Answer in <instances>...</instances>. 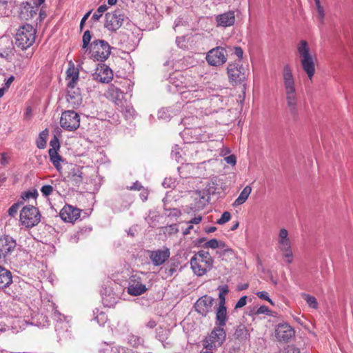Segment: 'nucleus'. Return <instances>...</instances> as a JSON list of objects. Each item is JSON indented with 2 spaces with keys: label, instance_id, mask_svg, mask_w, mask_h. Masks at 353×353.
Instances as JSON below:
<instances>
[{
  "label": "nucleus",
  "instance_id": "21",
  "mask_svg": "<svg viewBox=\"0 0 353 353\" xmlns=\"http://www.w3.org/2000/svg\"><path fill=\"white\" fill-rule=\"evenodd\" d=\"M105 95L108 99L112 101L117 105H122L124 99L123 92L114 85L112 84L108 87Z\"/></svg>",
  "mask_w": 353,
  "mask_h": 353
},
{
  "label": "nucleus",
  "instance_id": "1",
  "mask_svg": "<svg viewBox=\"0 0 353 353\" xmlns=\"http://www.w3.org/2000/svg\"><path fill=\"white\" fill-rule=\"evenodd\" d=\"M282 76L288 107L292 114H296L297 111V99L295 82L292 70L289 65H285L283 67Z\"/></svg>",
  "mask_w": 353,
  "mask_h": 353
},
{
  "label": "nucleus",
  "instance_id": "33",
  "mask_svg": "<svg viewBox=\"0 0 353 353\" xmlns=\"http://www.w3.org/2000/svg\"><path fill=\"white\" fill-rule=\"evenodd\" d=\"M302 298L306 301L308 306L312 309H317L319 304L316 299L306 293L301 294Z\"/></svg>",
  "mask_w": 353,
  "mask_h": 353
},
{
  "label": "nucleus",
  "instance_id": "50",
  "mask_svg": "<svg viewBox=\"0 0 353 353\" xmlns=\"http://www.w3.org/2000/svg\"><path fill=\"white\" fill-rule=\"evenodd\" d=\"M167 332H168L166 330L160 328L157 332V337L159 340L163 342L167 338Z\"/></svg>",
  "mask_w": 353,
  "mask_h": 353
},
{
  "label": "nucleus",
  "instance_id": "56",
  "mask_svg": "<svg viewBox=\"0 0 353 353\" xmlns=\"http://www.w3.org/2000/svg\"><path fill=\"white\" fill-rule=\"evenodd\" d=\"M143 186L139 181H136L133 183L132 186L130 187V190H141Z\"/></svg>",
  "mask_w": 353,
  "mask_h": 353
},
{
  "label": "nucleus",
  "instance_id": "52",
  "mask_svg": "<svg viewBox=\"0 0 353 353\" xmlns=\"http://www.w3.org/2000/svg\"><path fill=\"white\" fill-rule=\"evenodd\" d=\"M225 161L227 163L230 164L232 165H234L236 163V159L235 155L231 154L225 158Z\"/></svg>",
  "mask_w": 353,
  "mask_h": 353
},
{
  "label": "nucleus",
  "instance_id": "23",
  "mask_svg": "<svg viewBox=\"0 0 353 353\" xmlns=\"http://www.w3.org/2000/svg\"><path fill=\"white\" fill-rule=\"evenodd\" d=\"M147 290L145 285L143 284L140 281H136L135 279H131L128 287V294L132 296H139Z\"/></svg>",
  "mask_w": 353,
  "mask_h": 353
},
{
  "label": "nucleus",
  "instance_id": "26",
  "mask_svg": "<svg viewBox=\"0 0 353 353\" xmlns=\"http://www.w3.org/2000/svg\"><path fill=\"white\" fill-rule=\"evenodd\" d=\"M252 192V188L250 185H246L240 193L239 196L233 203V206L236 207L238 205L244 203L248 199Z\"/></svg>",
  "mask_w": 353,
  "mask_h": 353
},
{
  "label": "nucleus",
  "instance_id": "41",
  "mask_svg": "<svg viewBox=\"0 0 353 353\" xmlns=\"http://www.w3.org/2000/svg\"><path fill=\"white\" fill-rule=\"evenodd\" d=\"M22 205V202H17L14 203L8 210V214L12 217H14L17 214L19 207Z\"/></svg>",
  "mask_w": 353,
  "mask_h": 353
},
{
  "label": "nucleus",
  "instance_id": "45",
  "mask_svg": "<svg viewBox=\"0 0 353 353\" xmlns=\"http://www.w3.org/2000/svg\"><path fill=\"white\" fill-rule=\"evenodd\" d=\"M53 191V187L50 185H45L41 188L42 194L45 196H48L52 194Z\"/></svg>",
  "mask_w": 353,
  "mask_h": 353
},
{
  "label": "nucleus",
  "instance_id": "17",
  "mask_svg": "<svg viewBox=\"0 0 353 353\" xmlns=\"http://www.w3.org/2000/svg\"><path fill=\"white\" fill-rule=\"evenodd\" d=\"M81 211L79 208L70 205H65L61 210L59 216L66 223H74L80 217Z\"/></svg>",
  "mask_w": 353,
  "mask_h": 353
},
{
  "label": "nucleus",
  "instance_id": "39",
  "mask_svg": "<svg viewBox=\"0 0 353 353\" xmlns=\"http://www.w3.org/2000/svg\"><path fill=\"white\" fill-rule=\"evenodd\" d=\"M91 39H92L91 32L89 30L85 31L83 33V39H82V41H83L82 48L83 49L88 48Z\"/></svg>",
  "mask_w": 353,
  "mask_h": 353
},
{
  "label": "nucleus",
  "instance_id": "22",
  "mask_svg": "<svg viewBox=\"0 0 353 353\" xmlns=\"http://www.w3.org/2000/svg\"><path fill=\"white\" fill-rule=\"evenodd\" d=\"M216 21L218 26L228 27L234 23L235 15L234 11H228L216 17Z\"/></svg>",
  "mask_w": 353,
  "mask_h": 353
},
{
  "label": "nucleus",
  "instance_id": "9",
  "mask_svg": "<svg viewBox=\"0 0 353 353\" xmlns=\"http://www.w3.org/2000/svg\"><path fill=\"white\" fill-rule=\"evenodd\" d=\"M181 94L185 99L194 101L205 98L208 91L203 85L189 82L185 83Z\"/></svg>",
  "mask_w": 353,
  "mask_h": 353
},
{
  "label": "nucleus",
  "instance_id": "28",
  "mask_svg": "<svg viewBox=\"0 0 353 353\" xmlns=\"http://www.w3.org/2000/svg\"><path fill=\"white\" fill-rule=\"evenodd\" d=\"M183 77L179 74H172L169 78V82L181 94L183 89V82L182 81Z\"/></svg>",
  "mask_w": 353,
  "mask_h": 353
},
{
  "label": "nucleus",
  "instance_id": "55",
  "mask_svg": "<svg viewBox=\"0 0 353 353\" xmlns=\"http://www.w3.org/2000/svg\"><path fill=\"white\" fill-rule=\"evenodd\" d=\"M90 13H91V10L88 11L83 17V18L81 19V22H80V29L82 30L83 28V26L86 21V20L88 19V18L89 17V16L90 15Z\"/></svg>",
  "mask_w": 353,
  "mask_h": 353
},
{
  "label": "nucleus",
  "instance_id": "12",
  "mask_svg": "<svg viewBox=\"0 0 353 353\" xmlns=\"http://www.w3.org/2000/svg\"><path fill=\"white\" fill-rule=\"evenodd\" d=\"M60 125L65 130L74 131L80 125V117L73 110H65L61 114Z\"/></svg>",
  "mask_w": 353,
  "mask_h": 353
},
{
  "label": "nucleus",
  "instance_id": "61",
  "mask_svg": "<svg viewBox=\"0 0 353 353\" xmlns=\"http://www.w3.org/2000/svg\"><path fill=\"white\" fill-rule=\"evenodd\" d=\"M157 325L156 322L154 320H150L147 324L146 326L149 328H153Z\"/></svg>",
  "mask_w": 353,
  "mask_h": 353
},
{
  "label": "nucleus",
  "instance_id": "34",
  "mask_svg": "<svg viewBox=\"0 0 353 353\" xmlns=\"http://www.w3.org/2000/svg\"><path fill=\"white\" fill-rule=\"evenodd\" d=\"M203 247L205 248H212V249H216V248H225V243L223 241H219L216 239H212L207 242H205L203 245Z\"/></svg>",
  "mask_w": 353,
  "mask_h": 353
},
{
  "label": "nucleus",
  "instance_id": "6",
  "mask_svg": "<svg viewBox=\"0 0 353 353\" xmlns=\"http://www.w3.org/2000/svg\"><path fill=\"white\" fill-rule=\"evenodd\" d=\"M90 52L94 59L104 61L109 57L111 52V48L107 41L97 39L90 44Z\"/></svg>",
  "mask_w": 353,
  "mask_h": 353
},
{
  "label": "nucleus",
  "instance_id": "58",
  "mask_svg": "<svg viewBox=\"0 0 353 353\" xmlns=\"http://www.w3.org/2000/svg\"><path fill=\"white\" fill-rule=\"evenodd\" d=\"M202 220V218L201 216H196V217H194L193 219H192L190 221H189L188 223L189 224H199Z\"/></svg>",
  "mask_w": 353,
  "mask_h": 353
},
{
  "label": "nucleus",
  "instance_id": "63",
  "mask_svg": "<svg viewBox=\"0 0 353 353\" xmlns=\"http://www.w3.org/2000/svg\"><path fill=\"white\" fill-rule=\"evenodd\" d=\"M6 179L7 177L4 173H0V184L3 183L6 181Z\"/></svg>",
  "mask_w": 353,
  "mask_h": 353
},
{
  "label": "nucleus",
  "instance_id": "31",
  "mask_svg": "<svg viewBox=\"0 0 353 353\" xmlns=\"http://www.w3.org/2000/svg\"><path fill=\"white\" fill-rule=\"evenodd\" d=\"M48 153L51 162L57 170H59L61 167L60 161L61 160V157L58 154L57 150H54V149H49Z\"/></svg>",
  "mask_w": 353,
  "mask_h": 353
},
{
  "label": "nucleus",
  "instance_id": "25",
  "mask_svg": "<svg viewBox=\"0 0 353 353\" xmlns=\"http://www.w3.org/2000/svg\"><path fill=\"white\" fill-rule=\"evenodd\" d=\"M228 319L227 310L225 305H219L216 312V321L219 327H222L226 324Z\"/></svg>",
  "mask_w": 353,
  "mask_h": 353
},
{
  "label": "nucleus",
  "instance_id": "27",
  "mask_svg": "<svg viewBox=\"0 0 353 353\" xmlns=\"http://www.w3.org/2000/svg\"><path fill=\"white\" fill-rule=\"evenodd\" d=\"M100 353H137L132 350L126 349L122 346H109L107 345L105 348L100 351Z\"/></svg>",
  "mask_w": 353,
  "mask_h": 353
},
{
  "label": "nucleus",
  "instance_id": "10",
  "mask_svg": "<svg viewBox=\"0 0 353 353\" xmlns=\"http://www.w3.org/2000/svg\"><path fill=\"white\" fill-rule=\"evenodd\" d=\"M225 336V332L223 327H215L204 341L203 347L206 350L212 351L223 344Z\"/></svg>",
  "mask_w": 353,
  "mask_h": 353
},
{
  "label": "nucleus",
  "instance_id": "16",
  "mask_svg": "<svg viewBox=\"0 0 353 353\" xmlns=\"http://www.w3.org/2000/svg\"><path fill=\"white\" fill-rule=\"evenodd\" d=\"M295 332L288 323H280L275 329V336L279 341L288 342L294 336Z\"/></svg>",
  "mask_w": 353,
  "mask_h": 353
},
{
  "label": "nucleus",
  "instance_id": "37",
  "mask_svg": "<svg viewBox=\"0 0 353 353\" xmlns=\"http://www.w3.org/2000/svg\"><path fill=\"white\" fill-rule=\"evenodd\" d=\"M247 334L248 332L244 325L239 326L234 332L235 337L241 340L246 339Z\"/></svg>",
  "mask_w": 353,
  "mask_h": 353
},
{
  "label": "nucleus",
  "instance_id": "18",
  "mask_svg": "<svg viewBox=\"0 0 353 353\" xmlns=\"http://www.w3.org/2000/svg\"><path fill=\"white\" fill-rule=\"evenodd\" d=\"M92 76L97 81L108 83L112 79L113 72L108 65L99 64Z\"/></svg>",
  "mask_w": 353,
  "mask_h": 353
},
{
  "label": "nucleus",
  "instance_id": "29",
  "mask_svg": "<svg viewBox=\"0 0 353 353\" xmlns=\"http://www.w3.org/2000/svg\"><path fill=\"white\" fill-rule=\"evenodd\" d=\"M66 74L68 79V85L72 87L73 84H77L79 79V72L74 67H72L67 70Z\"/></svg>",
  "mask_w": 353,
  "mask_h": 353
},
{
  "label": "nucleus",
  "instance_id": "8",
  "mask_svg": "<svg viewBox=\"0 0 353 353\" xmlns=\"http://www.w3.org/2000/svg\"><path fill=\"white\" fill-rule=\"evenodd\" d=\"M278 247L281 252L283 253L285 261L291 263L293 259V253L291 248V241L288 237V232L285 228H281L278 234Z\"/></svg>",
  "mask_w": 353,
  "mask_h": 353
},
{
  "label": "nucleus",
  "instance_id": "4",
  "mask_svg": "<svg viewBox=\"0 0 353 353\" xmlns=\"http://www.w3.org/2000/svg\"><path fill=\"white\" fill-rule=\"evenodd\" d=\"M36 31L32 26L26 24L19 28L15 35V44L21 50H26L35 41Z\"/></svg>",
  "mask_w": 353,
  "mask_h": 353
},
{
  "label": "nucleus",
  "instance_id": "7",
  "mask_svg": "<svg viewBox=\"0 0 353 353\" xmlns=\"http://www.w3.org/2000/svg\"><path fill=\"white\" fill-rule=\"evenodd\" d=\"M227 73L230 82L232 84H239L246 80L249 71L239 63H231L228 65Z\"/></svg>",
  "mask_w": 353,
  "mask_h": 353
},
{
  "label": "nucleus",
  "instance_id": "40",
  "mask_svg": "<svg viewBox=\"0 0 353 353\" xmlns=\"http://www.w3.org/2000/svg\"><path fill=\"white\" fill-rule=\"evenodd\" d=\"M108 10V6L105 4L100 6L97 12H94L92 19L94 21H98L102 16V14Z\"/></svg>",
  "mask_w": 353,
  "mask_h": 353
},
{
  "label": "nucleus",
  "instance_id": "38",
  "mask_svg": "<svg viewBox=\"0 0 353 353\" xmlns=\"http://www.w3.org/2000/svg\"><path fill=\"white\" fill-rule=\"evenodd\" d=\"M71 180L74 181L75 183L78 184L82 181L83 172L79 170H73L71 172Z\"/></svg>",
  "mask_w": 353,
  "mask_h": 353
},
{
  "label": "nucleus",
  "instance_id": "42",
  "mask_svg": "<svg viewBox=\"0 0 353 353\" xmlns=\"http://www.w3.org/2000/svg\"><path fill=\"white\" fill-rule=\"evenodd\" d=\"M314 1L317 10L318 17L321 22H323L325 17L324 9L321 5L320 0H315Z\"/></svg>",
  "mask_w": 353,
  "mask_h": 353
},
{
  "label": "nucleus",
  "instance_id": "59",
  "mask_svg": "<svg viewBox=\"0 0 353 353\" xmlns=\"http://www.w3.org/2000/svg\"><path fill=\"white\" fill-rule=\"evenodd\" d=\"M8 3V0H0V14L3 13L5 6Z\"/></svg>",
  "mask_w": 353,
  "mask_h": 353
},
{
  "label": "nucleus",
  "instance_id": "53",
  "mask_svg": "<svg viewBox=\"0 0 353 353\" xmlns=\"http://www.w3.org/2000/svg\"><path fill=\"white\" fill-rule=\"evenodd\" d=\"M234 54L240 61L243 58V51L242 48L240 47H234Z\"/></svg>",
  "mask_w": 353,
  "mask_h": 353
},
{
  "label": "nucleus",
  "instance_id": "32",
  "mask_svg": "<svg viewBox=\"0 0 353 353\" xmlns=\"http://www.w3.org/2000/svg\"><path fill=\"white\" fill-rule=\"evenodd\" d=\"M216 254L219 255L222 260H226L227 258H232L234 256V253L232 249L226 248H220L219 250L216 251Z\"/></svg>",
  "mask_w": 353,
  "mask_h": 353
},
{
  "label": "nucleus",
  "instance_id": "20",
  "mask_svg": "<svg viewBox=\"0 0 353 353\" xmlns=\"http://www.w3.org/2000/svg\"><path fill=\"white\" fill-rule=\"evenodd\" d=\"M170 252L167 248L163 250H157L150 252V259L155 266H159L165 263V261L170 257Z\"/></svg>",
  "mask_w": 353,
  "mask_h": 353
},
{
  "label": "nucleus",
  "instance_id": "24",
  "mask_svg": "<svg viewBox=\"0 0 353 353\" xmlns=\"http://www.w3.org/2000/svg\"><path fill=\"white\" fill-rule=\"evenodd\" d=\"M12 283V273L0 264V289L8 287Z\"/></svg>",
  "mask_w": 353,
  "mask_h": 353
},
{
  "label": "nucleus",
  "instance_id": "19",
  "mask_svg": "<svg viewBox=\"0 0 353 353\" xmlns=\"http://www.w3.org/2000/svg\"><path fill=\"white\" fill-rule=\"evenodd\" d=\"M77 84H73L72 87L68 86L67 88L66 100L72 108H77L82 103V97L79 89L76 87Z\"/></svg>",
  "mask_w": 353,
  "mask_h": 353
},
{
  "label": "nucleus",
  "instance_id": "48",
  "mask_svg": "<svg viewBox=\"0 0 353 353\" xmlns=\"http://www.w3.org/2000/svg\"><path fill=\"white\" fill-rule=\"evenodd\" d=\"M270 310L268 309V307L267 306L261 305L255 312H254V314H265L270 315Z\"/></svg>",
  "mask_w": 353,
  "mask_h": 353
},
{
  "label": "nucleus",
  "instance_id": "60",
  "mask_svg": "<svg viewBox=\"0 0 353 353\" xmlns=\"http://www.w3.org/2000/svg\"><path fill=\"white\" fill-rule=\"evenodd\" d=\"M172 156L177 161H179V158H181L180 152L179 151H172Z\"/></svg>",
  "mask_w": 353,
  "mask_h": 353
},
{
  "label": "nucleus",
  "instance_id": "36",
  "mask_svg": "<svg viewBox=\"0 0 353 353\" xmlns=\"http://www.w3.org/2000/svg\"><path fill=\"white\" fill-rule=\"evenodd\" d=\"M219 305H225V295L228 294V286L227 285H224L222 286H220L219 288Z\"/></svg>",
  "mask_w": 353,
  "mask_h": 353
},
{
  "label": "nucleus",
  "instance_id": "57",
  "mask_svg": "<svg viewBox=\"0 0 353 353\" xmlns=\"http://www.w3.org/2000/svg\"><path fill=\"white\" fill-rule=\"evenodd\" d=\"M14 79V77L13 76H11L6 81L5 84H4V87L3 88H5V91L9 88V87L10 86L11 83L13 82Z\"/></svg>",
  "mask_w": 353,
  "mask_h": 353
},
{
  "label": "nucleus",
  "instance_id": "46",
  "mask_svg": "<svg viewBox=\"0 0 353 353\" xmlns=\"http://www.w3.org/2000/svg\"><path fill=\"white\" fill-rule=\"evenodd\" d=\"M257 296L261 299L268 301L272 305H274L273 301L270 299L268 293L265 291H261L256 293Z\"/></svg>",
  "mask_w": 353,
  "mask_h": 353
},
{
  "label": "nucleus",
  "instance_id": "13",
  "mask_svg": "<svg viewBox=\"0 0 353 353\" xmlns=\"http://www.w3.org/2000/svg\"><path fill=\"white\" fill-rule=\"evenodd\" d=\"M206 61L212 66H220L227 61L226 50L223 47H216L207 52Z\"/></svg>",
  "mask_w": 353,
  "mask_h": 353
},
{
  "label": "nucleus",
  "instance_id": "47",
  "mask_svg": "<svg viewBox=\"0 0 353 353\" xmlns=\"http://www.w3.org/2000/svg\"><path fill=\"white\" fill-rule=\"evenodd\" d=\"M37 194H38L36 190H34L33 192L28 191V192H23L21 194V196L22 199L27 200V199H29L30 198H36Z\"/></svg>",
  "mask_w": 353,
  "mask_h": 353
},
{
  "label": "nucleus",
  "instance_id": "11",
  "mask_svg": "<svg viewBox=\"0 0 353 353\" xmlns=\"http://www.w3.org/2000/svg\"><path fill=\"white\" fill-rule=\"evenodd\" d=\"M16 241L9 235H2L0 236V264L8 263V256L16 248Z\"/></svg>",
  "mask_w": 353,
  "mask_h": 353
},
{
  "label": "nucleus",
  "instance_id": "49",
  "mask_svg": "<svg viewBox=\"0 0 353 353\" xmlns=\"http://www.w3.org/2000/svg\"><path fill=\"white\" fill-rule=\"evenodd\" d=\"M50 145L51 146L50 149H54V150H58L60 148L59 139L56 137H54V138L51 139L50 142Z\"/></svg>",
  "mask_w": 353,
  "mask_h": 353
},
{
  "label": "nucleus",
  "instance_id": "2",
  "mask_svg": "<svg viewBox=\"0 0 353 353\" xmlns=\"http://www.w3.org/2000/svg\"><path fill=\"white\" fill-rule=\"evenodd\" d=\"M301 65L307 77L311 80L315 74L316 57L312 54L310 46L305 40H301L296 46Z\"/></svg>",
  "mask_w": 353,
  "mask_h": 353
},
{
  "label": "nucleus",
  "instance_id": "64",
  "mask_svg": "<svg viewBox=\"0 0 353 353\" xmlns=\"http://www.w3.org/2000/svg\"><path fill=\"white\" fill-rule=\"evenodd\" d=\"M216 230V228L214 227V226L209 227V228L205 229V232L207 233H212V232H215Z\"/></svg>",
  "mask_w": 353,
  "mask_h": 353
},
{
  "label": "nucleus",
  "instance_id": "35",
  "mask_svg": "<svg viewBox=\"0 0 353 353\" xmlns=\"http://www.w3.org/2000/svg\"><path fill=\"white\" fill-rule=\"evenodd\" d=\"M48 135V130L47 129L43 130L39 134V139L37 141V145L39 148L43 149L46 145V139Z\"/></svg>",
  "mask_w": 353,
  "mask_h": 353
},
{
  "label": "nucleus",
  "instance_id": "30",
  "mask_svg": "<svg viewBox=\"0 0 353 353\" xmlns=\"http://www.w3.org/2000/svg\"><path fill=\"white\" fill-rule=\"evenodd\" d=\"M127 343L133 347H139L143 345L144 340L139 336L130 334L127 337Z\"/></svg>",
  "mask_w": 353,
  "mask_h": 353
},
{
  "label": "nucleus",
  "instance_id": "15",
  "mask_svg": "<svg viewBox=\"0 0 353 353\" xmlns=\"http://www.w3.org/2000/svg\"><path fill=\"white\" fill-rule=\"evenodd\" d=\"M214 299L208 295L199 298L194 304L195 310L201 315L205 316L212 311Z\"/></svg>",
  "mask_w": 353,
  "mask_h": 353
},
{
  "label": "nucleus",
  "instance_id": "3",
  "mask_svg": "<svg viewBox=\"0 0 353 353\" xmlns=\"http://www.w3.org/2000/svg\"><path fill=\"white\" fill-rule=\"evenodd\" d=\"M214 259L208 251L200 250L195 253L190 259L192 272L198 276L205 275L212 269Z\"/></svg>",
  "mask_w": 353,
  "mask_h": 353
},
{
  "label": "nucleus",
  "instance_id": "44",
  "mask_svg": "<svg viewBox=\"0 0 353 353\" xmlns=\"http://www.w3.org/2000/svg\"><path fill=\"white\" fill-rule=\"evenodd\" d=\"M99 325H104L108 320L107 315L105 313L101 312L94 319Z\"/></svg>",
  "mask_w": 353,
  "mask_h": 353
},
{
  "label": "nucleus",
  "instance_id": "43",
  "mask_svg": "<svg viewBox=\"0 0 353 353\" xmlns=\"http://www.w3.org/2000/svg\"><path fill=\"white\" fill-rule=\"evenodd\" d=\"M231 219V214L229 212H224L221 218L216 221V223L219 225H223L228 221H229Z\"/></svg>",
  "mask_w": 353,
  "mask_h": 353
},
{
  "label": "nucleus",
  "instance_id": "62",
  "mask_svg": "<svg viewBox=\"0 0 353 353\" xmlns=\"http://www.w3.org/2000/svg\"><path fill=\"white\" fill-rule=\"evenodd\" d=\"M7 163H8V161H7V159H6V154L5 153H2L1 154V163L2 165H6Z\"/></svg>",
  "mask_w": 353,
  "mask_h": 353
},
{
  "label": "nucleus",
  "instance_id": "5",
  "mask_svg": "<svg viewBox=\"0 0 353 353\" xmlns=\"http://www.w3.org/2000/svg\"><path fill=\"white\" fill-rule=\"evenodd\" d=\"M20 222L28 228L38 225L41 221V214L39 210L33 205H26L20 212Z\"/></svg>",
  "mask_w": 353,
  "mask_h": 353
},
{
  "label": "nucleus",
  "instance_id": "54",
  "mask_svg": "<svg viewBox=\"0 0 353 353\" xmlns=\"http://www.w3.org/2000/svg\"><path fill=\"white\" fill-rule=\"evenodd\" d=\"M284 353H301L299 349L295 347L294 346H288L285 350Z\"/></svg>",
  "mask_w": 353,
  "mask_h": 353
},
{
  "label": "nucleus",
  "instance_id": "51",
  "mask_svg": "<svg viewBox=\"0 0 353 353\" xmlns=\"http://www.w3.org/2000/svg\"><path fill=\"white\" fill-rule=\"evenodd\" d=\"M247 296H243L239 299L235 305V308H241L246 305Z\"/></svg>",
  "mask_w": 353,
  "mask_h": 353
},
{
  "label": "nucleus",
  "instance_id": "14",
  "mask_svg": "<svg viewBox=\"0 0 353 353\" xmlns=\"http://www.w3.org/2000/svg\"><path fill=\"white\" fill-rule=\"evenodd\" d=\"M124 14L120 10H116L105 14V22L104 26L108 30L115 32L123 24Z\"/></svg>",
  "mask_w": 353,
  "mask_h": 353
}]
</instances>
